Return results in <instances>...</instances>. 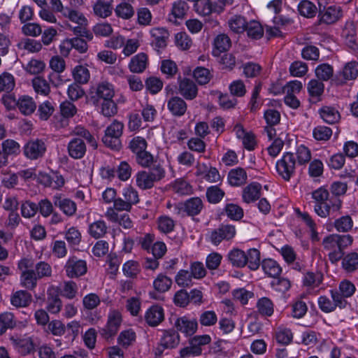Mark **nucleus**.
I'll use <instances>...</instances> for the list:
<instances>
[{
	"label": "nucleus",
	"mask_w": 358,
	"mask_h": 358,
	"mask_svg": "<svg viewBox=\"0 0 358 358\" xmlns=\"http://www.w3.org/2000/svg\"><path fill=\"white\" fill-rule=\"evenodd\" d=\"M296 157L292 152H285L282 157L276 162L278 173L286 181H289L295 173Z\"/></svg>",
	"instance_id": "1"
},
{
	"label": "nucleus",
	"mask_w": 358,
	"mask_h": 358,
	"mask_svg": "<svg viewBox=\"0 0 358 358\" xmlns=\"http://www.w3.org/2000/svg\"><path fill=\"white\" fill-rule=\"evenodd\" d=\"M342 206V201L339 198H334L331 196L328 200L322 203L315 204L314 206V210L315 213L322 217L326 218L327 217H335Z\"/></svg>",
	"instance_id": "2"
},
{
	"label": "nucleus",
	"mask_w": 358,
	"mask_h": 358,
	"mask_svg": "<svg viewBox=\"0 0 358 358\" xmlns=\"http://www.w3.org/2000/svg\"><path fill=\"white\" fill-rule=\"evenodd\" d=\"M47 150L45 142L42 139H32L26 143L23 147L24 156L31 160L43 157Z\"/></svg>",
	"instance_id": "3"
},
{
	"label": "nucleus",
	"mask_w": 358,
	"mask_h": 358,
	"mask_svg": "<svg viewBox=\"0 0 358 358\" xmlns=\"http://www.w3.org/2000/svg\"><path fill=\"white\" fill-rule=\"evenodd\" d=\"M180 343V336L174 329H169L163 331L160 341L155 350L156 356H161L166 349L176 348Z\"/></svg>",
	"instance_id": "4"
},
{
	"label": "nucleus",
	"mask_w": 358,
	"mask_h": 358,
	"mask_svg": "<svg viewBox=\"0 0 358 358\" xmlns=\"http://www.w3.org/2000/svg\"><path fill=\"white\" fill-rule=\"evenodd\" d=\"M358 76V63L350 62L345 64L343 69L338 71L332 79L336 85H342L348 80H355Z\"/></svg>",
	"instance_id": "5"
},
{
	"label": "nucleus",
	"mask_w": 358,
	"mask_h": 358,
	"mask_svg": "<svg viewBox=\"0 0 358 358\" xmlns=\"http://www.w3.org/2000/svg\"><path fill=\"white\" fill-rule=\"evenodd\" d=\"M64 271L70 278H79L87 273V263L85 260L80 259L75 256L71 257L66 262Z\"/></svg>",
	"instance_id": "6"
},
{
	"label": "nucleus",
	"mask_w": 358,
	"mask_h": 358,
	"mask_svg": "<svg viewBox=\"0 0 358 358\" xmlns=\"http://www.w3.org/2000/svg\"><path fill=\"white\" fill-rule=\"evenodd\" d=\"M236 235L235 227L231 224H221L217 229L210 232V241L218 245L222 241H229Z\"/></svg>",
	"instance_id": "7"
},
{
	"label": "nucleus",
	"mask_w": 358,
	"mask_h": 358,
	"mask_svg": "<svg viewBox=\"0 0 358 358\" xmlns=\"http://www.w3.org/2000/svg\"><path fill=\"white\" fill-rule=\"evenodd\" d=\"M121 322V314L118 311L110 312L106 326L99 330L101 336L106 339L114 336L119 330Z\"/></svg>",
	"instance_id": "8"
},
{
	"label": "nucleus",
	"mask_w": 358,
	"mask_h": 358,
	"mask_svg": "<svg viewBox=\"0 0 358 358\" xmlns=\"http://www.w3.org/2000/svg\"><path fill=\"white\" fill-rule=\"evenodd\" d=\"M91 101L94 105H98L101 101L113 99L115 94L113 87L107 82L99 83L93 92H91Z\"/></svg>",
	"instance_id": "9"
},
{
	"label": "nucleus",
	"mask_w": 358,
	"mask_h": 358,
	"mask_svg": "<svg viewBox=\"0 0 358 358\" xmlns=\"http://www.w3.org/2000/svg\"><path fill=\"white\" fill-rule=\"evenodd\" d=\"M342 16V10L340 6H330L328 8H324V10L320 9L318 17L319 23L327 24L336 22Z\"/></svg>",
	"instance_id": "10"
},
{
	"label": "nucleus",
	"mask_w": 358,
	"mask_h": 358,
	"mask_svg": "<svg viewBox=\"0 0 358 358\" xmlns=\"http://www.w3.org/2000/svg\"><path fill=\"white\" fill-rule=\"evenodd\" d=\"M174 327L177 331L185 334L186 336H192L198 328V322L196 319L191 320L187 316H183L176 319Z\"/></svg>",
	"instance_id": "11"
},
{
	"label": "nucleus",
	"mask_w": 358,
	"mask_h": 358,
	"mask_svg": "<svg viewBox=\"0 0 358 358\" xmlns=\"http://www.w3.org/2000/svg\"><path fill=\"white\" fill-rule=\"evenodd\" d=\"M52 202L55 206L58 207L67 216H72L76 212V203L61 194L53 196Z\"/></svg>",
	"instance_id": "12"
},
{
	"label": "nucleus",
	"mask_w": 358,
	"mask_h": 358,
	"mask_svg": "<svg viewBox=\"0 0 358 358\" xmlns=\"http://www.w3.org/2000/svg\"><path fill=\"white\" fill-rule=\"evenodd\" d=\"M178 92L187 100H192L197 96L198 88L196 84L189 78L179 79Z\"/></svg>",
	"instance_id": "13"
},
{
	"label": "nucleus",
	"mask_w": 358,
	"mask_h": 358,
	"mask_svg": "<svg viewBox=\"0 0 358 358\" xmlns=\"http://www.w3.org/2000/svg\"><path fill=\"white\" fill-rule=\"evenodd\" d=\"M67 148L69 156L76 159L83 158L86 152V145L79 138H73L69 143Z\"/></svg>",
	"instance_id": "14"
},
{
	"label": "nucleus",
	"mask_w": 358,
	"mask_h": 358,
	"mask_svg": "<svg viewBox=\"0 0 358 358\" xmlns=\"http://www.w3.org/2000/svg\"><path fill=\"white\" fill-rule=\"evenodd\" d=\"M146 322L150 327H156L164 320V310L157 305L152 306L145 315Z\"/></svg>",
	"instance_id": "15"
},
{
	"label": "nucleus",
	"mask_w": 358,
	"mask_h": 358,
	"mask_svg": "<svg viewBox=\"0 0 358 358\" xmlns=\"http://www.w3.org/2000/svg\"><path fill=\"white\" fill-rule=\"evenodd\" d=\"M150 35L153 38L151 43L155 49L164 48L166 46V40L169 34L166 29L162 27L153 28L150 31Z\"/></svg>",
	"instance_id": "16"
},
{
	"label": "nucleus",
	"mask_w": 358,
	"mask_h": 358,
	"mask_svg": "<svg viewBox=\"0 0 358 358\" xmlns=\"http://www.w3.org/2000/svg\"><path fill=\"white\" fill-rule=\"evenodd\" d=\"M31 301V294L25 290L17 291L10 296V303L16 308L27 307Z\"/></svg>",
	"instance_id": "17"
},
{
	"label": "nucleus",
	"mask_w": 358,
	"mask_h": 358,
	"mask_svg": "<svg viewBox=\"0 0 358 358\" xmlns=\"http://www.w3.org/2000/svg\"><path fill=\"white\" fill-rule=\"evenodd\" d=\"M167 107L172 115L178 117L183 115L187 108L186 102L179 96L171 98L168 101Z\"/></svg>",
	"instance_id": "18"
},
{
	"label": "nucleus",
	"mask_w": 358,
	"mask_h": 358,
	"mask_svg": "<svg viewBox=\"0 0 358 358\" xmlns=\"http://www.w3.org/2000/svg\"><path fill=\"white\" fill-rule=\"evenodd\" d=\"M148 64V55L141 52L134 56L129 64V70L133 73H140L145 71Z\"/></svg>",
	"instance_id": "19"
},
{
	"label": "nucleus",
	"mask_w": 358,
	"mask_h": 358,
	"mask_svg": "<svg viewBox=\"0 0 358 358\" xmlns=\"http://www.w3.org/2000/svg\"><path fill=\"white\" fill-rule=\"evenodd\" d=\"M213 44L214 48L213 50V55L218 57L222 52H226L230 48L231 42L227 35L221 34L215 37Z\"/></svg>",
	"instance_id": "20"
},
{
	"label": "nucleus",
	"mask_w": 358,
	"mask_h": 358,
	"mask_svg": "<svg viewBox=\"0 0 358 358\" xmlns=\"http://www.w3.org/2000/svg\"><path fill=\"white\" fill-rule=\"evenodd\" d=\"M17 108L22 115H30L36 110V104L31 96L24 95L17 99Z\"/></svg>",
	"instance_id": "21"
},
{
	"label": "nucleus",
	"mask_w": 358,
	"mask_h": 358,
	"mask_svg": "<svg viewBox=\"0 0 358 358\" xmlns=\"http://www.w3.org/2000/svg\"><path fill=\"white\" fill-rule=\"evenodd\" d=\"M180 208L183 209L189 215H198L203 208V202L199 197H192L183 203H180Z\"/></svg>",
	"instance_id": "22"
},
{
	"label": "nucleus",
	"mask_w": 358,
	"mask_h": 358,
	"mask_svg": "<svg viewBox=\"0 0 358 358\" xmlns=\"http://www.w3.org/2000/svg\"><path fill=\"white\" fill-rule=\"evenodd\" d=\"M262 186L257 182H252L245 187L243 191V199L249 203L257 200L260 196Z\"/></svg>",
	"instance_id": "23"
},
{
	"label": "nucleus",
	"mask_w": 358,
	"mask_h": 358,
	"mask_svg": "<svg viewBox=\"0 0 358 358\" xmlns=\"http://www.w3.org/2000/svg\"><path fill=\"white\" fill-rule=\"evenodd\" d=\"M228 181L232 186L244 185L247 181L246 171L241 167L231 169L228 173Z\"/></svg>",
	"instance_id": "24"
},
{
	"label": "nucleus",
	"mask_w": 358,
	"mask_h": 358,
	"mask_svg": "<svg viewBox=\"0 0 358 358\" xmlns=\"http://www.w3.org/2000/svg\"><path fill=\"white\" fill-rule=\"evenodd\" d=\"M321 118L327 124H333L338 122L341 118L339 112L333 107L324 106L320 109Z\"/></svg>",
	"instance_id": "25"
},
{
	"label": "nucleus",
	"mask_w": 358,
	"mask_h": 358,
	"mask_svg": "<svg viewBox=\"0 0 358 358\" xmlns=\"http://www.w3.org/2000/svg\"><path fill=\"white\" fill-rule=\"evenodd\" d=\"M262 268L266 275L271 278H277L282 272V268L277 262L272 259H264Z\"/></svg>",
	"instance_id": "26"
},
{
	"label": "nucleus",
	"mask_w": 358,
	"mask_h": 358,
	"mask_svg": "<svg viewBox=\"0 0 358 358\" xmlns=\"http://www.w3.org/2000/svg\"><path fill=\"white\" fill-rule=\"evenodd\" d=\"M228 259L236 267L242 268L247 264L246 253L238 248H234L228 254Z\"/></svg>",
	"instance_id": "27"
},
{
	"label": "nucleus",
	"mask_w": 358,
	"mask_h": 358,
	"mask_svg": "<svg viewBox=\"0 0 358 358\" xmlns=\"http://www.w3.org/2000/svg\"><path fill=\"white\" fill-rule=\"evenodd\" d=\"M342 268L347 273H352L358 269V253L350 252L342 259Z\"/></svg>",
	"instance_id": "28"
},
{
	"label": "nucleus",
	"mask_w": 358,
	"mask_h": 358,
	"mask_svg": "<svg viewBox=\"0 0 358 358\" xmlns=\"http://www.w3.org/2000/svg\"><path fill=\"white\" fill-rule=\"evenodd\" d=\"M38 279L34 270L23 271L20 276V284L22 287L32 290L36 287Z\"/></svg>",
	"instance_id": "29"
},
{
	"label": "nucleus",
	"mask_w": 358,
	"mask_h": 358,
	"mask_svg": "<svg viewBox=\"0 0 358 358\" xmlns=\"http://www.w3.org/2000/svg\"><path fill=\"white\" fill-rule=\"evenodd\" d=\"M155 182L146 171H139L136 174V185L142 189H151Z\"/></svg>",
	"instance_id": "30"
},
{
	"label": "nucleus",
	"mask_w": 358,
	"mask_h": 358,
	"mask_svg": "<svg viewBox=\"0 0 358 358\" xmlns=\"http://www.w3.org/2000/svg\"><path fill=\"white\" fill-rule=\"evenodd\" d=\"M245 31H247L248 37L252 39H259L264 35V29L261 24L255 20L247 23Z\"/></svg>",
	"instance_id": "31"
},
{
	"label": "nucleus",
	"mask_w": 358,
	"mask_h": 358,
	"mask_svg": "<svg viewBox=\"0 0 358 358\" xmlns=\"http://www.w3.org/2000/svg\"><path fill=\"white\" fill-rule=\"evenodd\" d=\"M247 23L245 17L241 15H234L228 21L230 29L236 34L243 33L245 29Z\"/></svg>",
	"instance_id": "32"
},
{
	"label": "nucleus",
	"mask_w": 358,
	"mask_h": 358,
	"mask_svg": "<svg viewBox=\"0 0 358 358\" xmlns=\"http://www.w3.org/2000/svg\"><path fill=\"white\" fill-rule=\"evenodd\" d=\"M107 231V226L102 220H98L92 223L89 227V234L94 238L103 237Z\"/></svg>",
	"instance_id": "33"
},
{
	"label": "nucleus",
	"mask_w": 358,
	"mask_h": 358,
	"mask_svg": "<svg viewBox=\"0 0 358 358\" xmlns=\"http://www.w3.org/2000/svg\"><path fill=\"white\" fill-rule=\"evenodd\" d=\"M73 76L75 83L85 84L89 81L90 75L87 67L79 65L74 68L73 71Z\"/></svg>",
	"instance_id": "34"
},
{
	"label": "nucleus",
	"mask_w": 358,
	"mask_h": 358,
	"mask_svg": "<svg viewBox=\"0 0 358 358\" xmlns=\"http://www.w3.org/2000/svg\"><path fill=\"white\" fill-rule=\"evenodd\" d=\"M62 15L69 18L71 21L76 22L80 25H83L87 22L84 15L79 12L78 9H70L68 6L65 7Z\"/></svg>",
	"instance_id": "35"
},
{
	"label": "nucleus",
	"mask_w": 358,
	"mask_h": 358,
	"mask_svg": "<svg viewBox=\"0 0 358 358\" xmlns=\"http://www.w3.org/2000/svg\"><path fill=\"white\" fill-rule=\"evenodd\" d=\"M172 285V280L170 278L163 274H159L153 282L154 288L159 292H165L168 291Z\"/></svg>",
	"instance_id": "36"
},
{
	"label": "nucleus",
	"mask_w": 358,
	"mask_h": 358,
	"mask_svg": "<svg viewBox=\"0 0 358 358\" xmlns=\"http://www.w3.org/2000/svg\"><path fill=\"white\" fill-rule=\"evenodd\" d=\"M247 264L250 269L256 271L260 266V252L255 248L248 250L246 254Z\"/></svg>",
	"instance_id": "37"
},
{
	"label": "nucleus",
	"mask_w": 358,
	"mask_h": 358,
	"mask_svg": "<svg viewBox=\"0 0 358 358\" xmlns=\"http://www.w3.org/2000/svg\"><path fill=\"white\" fill-rule=\"evenodd\" d=\"M16 324L14 315L11 313H4L0 315V335L8 329H13Z\"/></svg>",
	"instance_id": "38"
},
{
	"label": "nucleus",
	"mask_w": 358,
	"mask_h": 358,
	"mask_svg": "<svg viewBox=\"0 0 358 358\" xmlns=\"http://www.w3.org/2000/svg\"><path fill=\"white\" fill-rule=\"evenodd\" d=\"M298 10L304 17H313L316 14L317 8L312 2L303 0L298 5Z\"/></svg>",
	"instance_id": "39"
},
{
	"label": "nucleus",
	"mask_w": 358,
	"mask_h": 358,
	"mask_svg": "<svg viewBox=\"0 0 358 358\" xmlns=\"http://www.w3.org/2000/svg\"><path fill=\"white\" fill-rule=\"evenodd\" d=\"M324 85L323 83L318 80L313 79L308 84V91L312 98L319 99L324 92Z\"/></svg>",
	"instance_id": "40"
},
{
	"label": "nucleus",
	"mask_w": 358,
	"mask_h": 358,
	"mask_svg": "<svg viewBox=\"0 0 358 358\" xmlns=\"http://www.w3.org/2000/svg\"><path fill=\"white\" fill-rule=\"evenodd\" d=\"M193 76L199 85H206L209 83L212 78L210 71L204 67H197L194 69Z\"/></svg>",
	"instance_id": "41"
},
{
	"label": "nucleus",
	"mask_w": 358,
	"mask_h": 358,
	"mask_svg": "<svg viewBox=\"0 0 358 358\" xmlns=\"http://www.w3.org/2000/svg\"><path fill=\"white\" fill-rule=\"evenodd\" d=\"M152 166H150L146 171L155 180L156 182L162 180L166 176V171L162 165L155 161Z\"/></svg>",
	"instance_id": "42"
},
{
	"label": "nucleus",
	"mask_w": 358,
	"mask_h": 358,
	"mask_svg": "<svg viewBox=\"0 0 358 358\" xmlns=\"http://www.w3.org/2000/svg\"><path fill=\"white\" fill-rule=\"evenodd\" d=\"M224 196V192L216 185L209 187L206 190L207 199L211 203L220 202Z\"/></svg>",
	"instance_id": "43"
},
{
	"label": "nucleus",
	"mask_w": 358,
	"mask_h": 358,
	"mask_svg": "<svg viewBox=\"0 0 358 358\" xmlns=\"http://www.w3.org/2000/svg\"><path fill=\"white\" fill-rule=\"evenodd\" d=\"M2 151L6 155H17L20 152V144L13 139H7L1 144Z\"/></svg>",
	"instance_id": "44"
},
{
	"label": "nucleus",
	"mask_w": 358,
	"mask_h": 358,
	"mask_svg": "<svg viewBox=\"0 0 358 358\" xmlns=\"http://www.w3.org/2000/svg\"><path fill=\"white\" fill-rule=\"evenodd\" d=\"M32 85L34 90L38 94L48 95L50 92L48 83L42 77L38 76L32 80Z\"/></svg>",
	"instance_id": "45"
},
{
	"label": "nucleus",
	"mask_w": 358,
	"mask_h": 358,
	"mask_svg": "<svg viewBox=\"0 0 358 358\" xmlns=\"http://www.w3.org/2000/svg\"><path fill=\"white\" fill-rule=\"evenodd\" d=\"M113 8L112 5H107L101 2H96L93 6L94 14L101 18H106L111 15Z\"/></svg>",
	"instance_id": "46"
},
{
	"label": "nucleus",
	"mask_w": 358,
	"mask_h": 358,
	"mask_svg": "<svg viewBox=\"0 0 358 358\" xmlns=\"http://www.w3.org/2000/svg\"><path fill=\"white\" fill-rule=\"evenodd\" d=\"M296 215L303 222L310 228L312 238H317V232L316 231V224L310 215L306 212H301L299 209L296 210Z\"/></svg>",
	"instance_id": "47"
},
{
	"label": "nucleus",
	"mask_w": 358,
	"mask_h": 358,
	"mask_svg": "<svg viewBox=\"0 0 358 358\" xmlns=\"http://www.w3.org/2000/svg\"><path fill=\"white\" fill-rule=\"evenodd\" d=\"M115 12L119 17L123 19H129L134 14V10L130 3L123 2L117 5L115 9Z\"/></svg>",
	"instance_id": "48"
},
{
	"label": "nucleus",
	"mask_w": 358,
	"mask_h": 358,
	"mask_svg": "<svg viewBox=\"0 0 358 358\" xmlns=\"http://www.w3.org/2000/svg\"><path fill=\"white\" fill-rule=\"evenodd\" d=\"M334 227L338 231L348 232L352 229L353 222L350 215H345L335 220Z\"/></svg>",
	"instance_id": "49"
},
{
	"label": "nucleus",
	"mask_w": 358,
	"mask_h": 358,
	"mask_svg": "<svg viewBox=\"0 0 358 358\" xmlns=\"http://www.w3.org/2000/svg\"><path fill=\"white\" fill-rule=\"evenodd\" d=\"M99 104L101 106V113L106 117H112L117 112V105L113 99L101 101Z\"/></svg>",
	"instance_id": "50"
},
{
	"label": "nucleus",
	"mask_w": 358,
	"mask_h": 358,
	"mask_svg": "<svg viewBox=\"0 0 358 358\" xmlns=\"http://www.w3.org/2000/svg\"><path fill=\"white\" fill-rule=\"evenodd\" d=\"M189 6L187 3L182 1L178 0L173 3L171 14L175 18L182 19L185 17L188 10Z\"/></svg>",
	"instance_id": "51"
},
{
	"label": "nucleus",
	"mask_w": 358,
	"mask_h": 358,
	"mask_svg": "<svg viewBox=\"0 0 358 358\" xmlns=\"http://www.w3.org/2000/svg\"><path fill=\"white\" fill-rule=\"evenodd\" d=\"M332 129L325 126H317L314 128L313 135L317 141H328L332 136Z\"/></svg>",
	"instance_id": "52"
},
{
	"label": "nucleus",
	"mask_w": 358,
	"mask_h": 358,
	"mask_svg": "<svg viewBox=\"0 0 358 358\" xmlns=\"http://www.w3.org/2000/svg\"><path fill=\"white\" fill-rule=\"evenodd\" d=\"M15 87L13 76L8 73H3L0 75V92H10Z\"/></svg>",
	"instance_id": "53"
},
{
	"label": "nucleus",
	"mask_w": 358,
	"mask_h": 358,
	"mask_svg": "<svg viewBox=\"0 0 358 358\" xmlns=\"http://www.w3.org/2000/svg\"><path fill=\"white\" fill-rule=\"evenodd\" d=\"M122 270L127 277L136 278L141 271V267L137 262L129 260L124 264Z\"/></svg>",
	"instance_id": "54"
},
{
	"label": "nucleus",
	"mask_w": 358,
	"mask_h": 358,
	"mask_svg": "<svg viewBox=\"0 0 358 358\" xmlns=\"http://www.w3.org/2000/svg\"><path fill=\"white\" fill-rule=\"evenodd\" d=\"M257 308L259 313L263 315L271 316L273 313V303L266 297H263L258 301Z\"/></svg>",
	"instance_id": "55"
},
{
	"label": "nucleus",
	"mask_w": 358,
	"mask_h": 358,
	"mask_svg": "<svg viewBox=\"0 0 358 358\" xmlns=\"http://www.w3.org/2000/svg\"><path fill=\"white\" fill-rule=\"evenodd\" d=\"M333 68L328 64L319 65L315 69L316 76L322 80L327 81L333 76Z\"/></svg>",
	"instance_id": "56"
},
{
	"label": "nucleus",
	"mask_w": 358,
	"mask_h": 358,
	"mask_svg": "<svg viewBox=\"0 0 358 358\" xmlns=\"http://www.w3.org/2000/svg\"><path fill=\"white\" fill-rule=\"evenodd\" d=\"M322 280V276L320 273L308 272L304 275L303 282V285L314 288L320 285Z\"/></svg>",
	"instance_id": "57"
},
{
	"label": "nucleus",
	"mask_w": 358,
	"mask_h": 358,
	"mask_svg": "<svg viewBox=\"0 0 358 358\" xmlns=\"http://www.w3.org/2000/svg\"><path fill=\"white\" fill-rule=\"evenodd\" d=\"M38 210V206L36 203L27 201L21 206V213L24 217H33Z\"/></svg>",
	"instance_id": "58"
},
{
	"label": "nucleus",
	"mask_w": 358,
	"mask_h": 358,
	"mask_svg": "<svg viewBox=\"0 0 358 358\" xmlns=\"http://www.w3.org/2000/svg\"><path fill=\"white\" fill-rule=\"evenodd\" d=\"M62 302L59 297L56 295H50L47 300V310L52 314L58 313L62 308Z\"/></svg>",
	"instance_id": "59"
},
{
	"label": "nucleus",
	"mask_w": 358,
	"mask_h": 358,
	"mask_svg": "<svg viewBox=\"0 0 358 358\" xmlns=\"http://www.w3.org/2000/svg\"><path fill=\"white\" fill-rule=\"evenodd\" d=\"M308 310L306 303L301 300H297L292 304V316L295 318H301Z\"/></svg>",
	"instance_id": "60"
},
{
	"label": "nucleus",
	"mask_w": 358,
	"mask_h": 358,
	"mask_svg": "<svg viewBox=\"0 0 358 358\" xmlns=\"http://www.w3.org/2000/svg\"><path fill=\"white\" fill-rule=\"evenodd\" d=\"M225 212L228 217L234 220H239L243 216V209L237 205L229 203L225 206Z\"/></svg>",
	"instance_id": "61"
},
{
	"label": "nucleus",
	"mask_w": 358,
	"mask_h": 358,
	"mask_svg": "<svg viewBox=\"0 0 358 358\" xmlns=\"http://www.w3.org/2000/svg\"><path fill=\"white\" fill-rule=\"evenodd\" d=\"M38 279L50 277L52 275V268L49 264L45 262H39L35 265L34 270Z\"/></svg>",
	"instance_id": "62"
},
{
	"label": "nucleus",
	"mask_w": 358,
	"mask_h": 358,
	"mask_svg": "<svg viewBox=\"0 0 358 358\" xmlns=\"http://www.w3.org/2000/svg\"><path fill=\"white\" fill-rule=\"evenodd\" d=\"M210 0H198L194 3L195 11L200 15L207 16L211 14Z\"/></svg>",
	"instance_id": "63"
},
{
	"label": "nucleus",
	"mask_w": 358,
	"mask_h": 358,
	"mask_svg": "<svg viewBox=\"0 0 358 358\" xmlns=\"http://www.w3.org/2000/svg\"><path fill=\"white\" fill-rule=\"evenodd\" d=\"M136 161L143 167H150L155 162L153 156L145 150L136 155Z\"/></svg>",
	"instance_id": "64"
}]
</instances>
